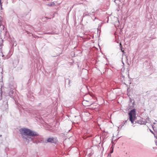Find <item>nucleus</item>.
Listing matches in <instances>:
<instances>
[{"mask_svg":"<svg viewBox=\"0 0 157 157\" xmlns=\"http://www.w3.org/2000/svg\"><path fill=\"white\" fill-rule=\"evenodd\" d=\"M82 20H83V18L82 19Z\"/></svg>","mask_w":157,"mask_h":157,"instance_id":"bb28decb","label":"nucleus"},{"mask_svg":"<svg viewBox=\"0 0 157 157\" xmlns=\"http://www.w3.org/2000/svg\"><path fill=\"white\" fill-rule=\"evenodd\" d=\"M2 91H1V92L0 95V100H1L2 99Z\"/></svg>","mask_w":157,"mask_h":157,"instance_id":"9b49d317","label":"nucleus"},{"mask_svg":"<svg viewBox=\"0 0 157 157\" xmlns=\"http://www.w3.org/2000/svg\"><path fill=\"white\" fill-rule=\"evenodd\" d=\"M120 45L121 46V44L120 43Z\"/></svg>","mask_w":157,"mask_h":157,"instance_id":"393cba45","label":"nucleus"},{"mask_svg":"<svg viewBox=\"0 0 157 157\" xmlns=\"http://www.w3.org/2000/svg\"><path fill=\"white\" fill-rule=\"evenodd\" d=\"M4 106L5 108V110L6 111H7L8 109V102H6V103L4 104Z\"/></svg>","mask_w":157,"mask_h":157,"instance_id":"39448f33","label":"nucleus"},{"mask_svg":"<svg viewBox=\"0 0 157 157\" xmlns=\"http://www.w3.org/2000/svg\"><path fill=\"white\" fill-rule=\"evenodd\" d=\"M27 32L28 34H29V32L28 31H27Z\"/></svg>","mask_w":157,"mask_h":157,"instance_id":"b1692460","label":"nucleus"},{"mask_svg":"<svg viewBox=\"0 0 157 157\" xmlns=\"http://www.w3.org/2000/svg\"><path fill=\"white\" fill-rule=\"evenodd\" d=\"M89 15V13L88 14L87 13V14H85V13H84L83 16V17H85V16H86Z\"/></svg>","mask_w":157,"mask_h":157,"instance_id":"4468645a","label":"nucleus"},{"mask_svg":"<svg viewBox=\"0 0 157 157\" xmlns=\"http://www.w3.org/2000/svg\"><path fill=\"white\" fill-rule=\"evenodd\" d=\"M2 3L1 0H0V6H2Z\"/></svg>","mask_w":157,"mask_h":157,"instance_id":"2eb2a0df","label":"nucleus"},{"mask_svg":"<svg viewBox=\"0 0 157 157\" xmlns=\"http://www.w3.org/2000/svg\"><path fill=\"white\" fill-rule=\"evenodd\" d=\"M116 0H114V2H115Z\"/></svg>","mask_w":157,"mask_h":157,"instance_id":"a878e982","label":"nucleus"},{"mask_svg":"<svg viewBox=\"0 0 157 157\" xmlns=\"http://www.w3.org/2000/svg\"><path fill=\"white\" fill-rule=\"evenodd\" d=\"M155 144H156V145L157 146V140H155Z\"/></svg>","mask_w":157,"mask_h":157,"instance_id":"a211bd4d","label":"nucleus"},{"mask_svg":"<svg viewBox=\"0 0 157 157\" xmlns=\"http://www.w3.org/2000/svg\"><path fill=\"white\" fill-rule=\"evenodd\" d=\"M55 5L54 2H51L48 4L47 5L50 6H55Z\"/></svg>","mask_w":157,"mask_h":157,"instance_id":"1a4fd4ad","label":"nucleus"},{"mask_svg":"<svg viewBox=\"0 0 157 157\" xmlns=\"http://www.w3.org/2000/svg\"><path fill=\"white\" fill-rule=\"evenodd\" d=\"M0 9H1V10H2V6H0Z\"/></svg>","mask_w":157,"mask_h":157,"instance_id":"412c9836","label":"nucleus"},{"mask_svg":"<svg viewBox=\"0 0 157 157\" xmlns=\"http://www.w3.org/2000/svg\"><path fill=\"white\" fill-rule=\"evenodd\" d=\"M21 132L24 140L28 143L32 141L33 143H37L42 142V138L39 136L38 134L36 132L28 128H22Z\"/></svg>","mask_w":157,"mask_h":157,"instance_id":"f257e3e1","label":"nucleus"},{"mask_svg":"<svg viewBox=\"0 0 157 157\" xmlns=\"http://www.w3.org/2000/svg\"><path fill=\"white\" fill-rule=\"evenodd\" d=\"M154 136L155 137L156 139L157 140V134H154Z\"/></svg>","mask_w":157,"mask_h":157,"instance_id":"dca6fc26","label":"nucleus"},{"mask_svg":"<svg viewBox=\"0 0 157 157\" xmlns=\"http://www.w3.org/2000/svg\"><path fill=\"white\" fill-rule=\"evenodd\" d=\"M124 124H125V123H122V125L121 126V127H122L123 126Z\"/></svg>","mask_w":157,"mask_h":157,"instance_id":"f3484780","label":"nucleus"},{"mask_svg":"<svg viewBox=\"0 0 157 157\" xmlns=\"http://www.w3.org/2000/svg\"><path fill=\"white\" fill-rule=\"evenodd\" d=\"M131 99H130L131 101L128 104L129 107H130V108L133 107L134 106V102H132L131 100Z\"/></svg>","mask_w":157,"mask_h":157,"instance_id":"423d86ee","label":"nucleus"},{"mask_svg":"<svg viewBox=\"0 0 157 157\" xmlns=\"http://www.w3.org/2000/svg\"><path fill=\"white\" fill-rule=\"evenodd\" d=\"M117 21L115 22V26H119V25H120L119 21V20L117 18Z\"/></svg>","mask_w":157,"mask_h":157,"instance_id":"0eeeda50","label":"nucleus"},{"mask_svg":"<svg viewBox=\"0 0 157 157\" xmlns=\"http://www.w3.org/2000/svg\"><path fill=\"white\" fill-rule=\"evenodd\" d=\"M47 142L51 143H56V140L53 138H49L47 139Z\"/></svg>","mask_w":157,"mask_h":157,"instance_id":"20e7f679","label":"nucleus"},{"mask_svg":"<svg viewBox=\"0 0 157 157\" xmlns=\"http://www.w3.org/2000/svg\"><path fill=\"white\" fill-rule=\"evenodd\" d=\"M67 79L68 81V85H69V86H71V85H70V83H71V80L69 78H68Z\"/></svg>","mask_w":157,"mask_h":157,"instance_id":"f8f14e48","label":"nucleus"},{"mask_svg":"<svg viewBox=\"0 0 157 157\" xmlns=\"http://www.w3.org/2000/svg\"><path fill=\"white\" fill-rule=\"evenodd\" d=\"M47 34H52L51 33H47Z\"/></svg>","mask_w":157,"mask_h":157,"instance_id":"5701e85b","label":"nucleus"},{"mask_svg":"<svg viewBox=\"0 0 157 157\" xmlns=\"http://www.w3.org/2000/svg\"><path fill=\"white\" fill-rule=\"evenodd\" d=\"M149 121V118L148 117H147L146 119V121H145L146 122V123L148 121Z\"/></svg>","mask_w":157,"mask_h":157,"instance_id":"ddd939ff","label":"nucleus"},{"mask_svg":"<svg viewBox=\"0 0 157 157\" xmlns=\"http://www.w3.org/2000/svg\"><path fill=\"white\" fill-rule=\"evenodd\" d=\"M2 19L1 17L0 16V27H2V28H3V30H4V27L3 25H2Z\"/></svg>","mask_w":157,"mask_h":157,"instance_id":"6e6552de","label":"nucleus"},{"mask_svg":"<svg viewBox=\"0 0 157 157\" xmlns=\"http://www.w3.org/2000/svg\"><path fill=\"white\" fill-rule=\"evenodd\" d=\"M13 93L14 92L13 89L9 87L5 88L4 95L6 97L9 96L12 98H13Z\"/></svg>","mask_w":157,"mask_h":157,"instance_id":"7ed1b4c3","label":"nucleus"},{"mask_svg":"<svg viewBox=\"0 0 157 157\" xmlns=\"http://www.w3.org/2000/svg\"><path fill=\"white\" fill-rule=\"evenodd\" d=\"M150 131H151V132L152 133H153V134H154V133H153V132L151 130H150Z\"/></svg>","mask_w":157,"mask_h":157,"instance_id":"4be33fe9","label":"nucleus"},{"mask_svg":"<svg viewBox=\"0 0 157 157\" xmlns=\"http://www.w3.org/2000/svg\"><path fill=\"white\" fill-rule=\"evenodd\" d=\"M113 152V149L112 151H110V153H112Z\"/></svg>","mask_w":157,"mask_h":157,"instance_id":"6ab92c4d","label":"nucleus"},{"mask_svg":"<svg viewBox=\"0 0 157 157\" xmlns=\"http://www.w3.org/2000/svg\"><path fill=\"white\" fill-rule=\"evenodd\" d=\"M0 84L2 86V78L1 77V78L0 79Z\"/></svg>","mask_w":157,"mask_h":157,"instance_id":"9d476101","label":"nucleus"},{"mask_svg":"<svg viewBox=\"0 0 157 157\" xmlns=\"http://www.w3.org/2000/svg\"><path fill=\"white\" fill-rule=\"evenodd\" d=\"M127 121H128V120L125 121H124V123H125V124L127 122Z\"/></svg>","mask_w":157,"mask_h":157,"instance_id":"aec40b11","label":"nucleus"},{"mask_svg":"<svg viewBox=\"0 0 157 157\" xmlns=\"http://www.w3.org/2000/svg\"><path fill=\"white\" fill-rule=\"evenodd\" d=\"M129 120L132 124L138 123L140 124H146V122L143 121V119H141L139 120L135 121L136 119L135 111V109L132 110L129 113Z\"/></svg>","mask_w":157,"mask_h":157,"instance_id":"f03ea898","label":"nucleus"}]
</instances>
